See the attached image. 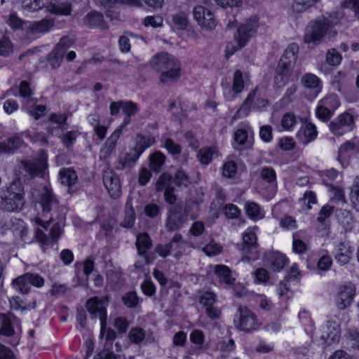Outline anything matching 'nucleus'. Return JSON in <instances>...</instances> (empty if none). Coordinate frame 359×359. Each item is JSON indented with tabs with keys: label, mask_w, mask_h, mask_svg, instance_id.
Listing matches in <instances>:
<instances>
[{
	"label": "nucleus",
	"mask_w": 359,
	"mask_h": 359,
	"mask_svg": "<svg viewBox=\"0 0 359 359\" xmlns=\"http://www.w3.org/2000/svg\"><path fill=\"white\" fill-rule=\"evenodd\" d=\"M151 67L160 73L159 81L165 85L177 82L182 76V65L174 55L166 52L157 53L149 62Z\"/></svg>",
	"instance_id": "nucleus-1"
},
{
	"label": "nucleus",
	"mask_w": 359,
	"mask_h": 359,
	"mask_svg": "<svg viewBox=\"0 0 359 359\" xmlns=\"http://www.w3.org/2000/svg\"><path fill=\"white\" fill-rule=\"evenodd\" d=\"M108 298L107 297L99 298L94 297L89 299L86 302L87 311L93 318L99 317L101 324L100 336L106 334V346H111L112 341L116 338V332L111 328H106L107 323V304Z\"/></svg>",
	"instance_id": "nucleus-2"
},
{
	"label": "nucleus",
	"mask_w": 359,
	"mask_h": 359,
	"mask_svg": "<svg viewBox=\"0 0 359 359\" xmlns=\"http://www.w3.org/2000/svg\"><path fill=\"white\" fill-rule=\"evenodd\" d=\"M299 51L298 46L293 43L285 50L276 67L274 74V83L278 88H282L288 82L293 65L296 62Z\"/></svg>",
	"instance_id": "nucleus-3"
},
{
	"label": "nucleus",
	"mask_w": 359,
	"mask_h": 359,
	"mask_svg": "<svg viewBox=\"0 0 359 359\" xmlns=\"http://www.w3.org/2000/svg\"><path fill=\"white\" fill-rule=\"evenodd\" d=\"M259 27V18L253 16L245 22L242 23L237 29V34H235V39L237 45L230 42L226 47V55L227 57L232 55L235 52L245 46L250 38L257 32Z\"/></svg>",
	"instance_id": "nucleus-4"
},
{
	"label": "nucleus",
	"mask_w": 359,
	"mask_h": 359,
	"mask_svg": "<svg viewBox=\"0 0 359 359\" xmlns=\"http://www.w3.org/2000/svg\"><path fill=\"white\" fill-rule=\"evenodd\" d=\"M24 187L20 180L13 181L8 187L1 203L6 212H19L25 205Z\"/></svg>",
	"instance_id": "nucleus-5"
},
{
	"label": "nucleus",
	"mask_w": 359,
	"mask_h": 359,
	"mask_svg": "<svg viewBox=\"0 0 359 359\" xmlns=\"http://www.w3.org/2000/svg\"><path fill=\"white\" fill-rule=\"evenodd\" d=\"M40 203L43 215L48 218V222L63 219V214L60 213L62 211V208L59 206L58 200L48 187H44L43 189Z\"/></svg>",
	"instance_id": "nucleus-6"
},
{
	"label": "nucleus",
	"mask_w": 359,
	"mask_h": 359,
	"mask_svg": "<svg viewBox=\"0 0 359 359\" xmlns=\"http://www.w3.org/2000/svg\"><path fill=\"white\" fill-rule=\"evenodd\" d=\"M233 322L236 329L245 332L256 330L260 326V323L254 312L243 306L238 307Z\"/></svg>",
	"instance_id": "nucleus-7"
},
{
	"label": "nucleus",
	"mask_w": 359,
	"mask_h": 359,
	"mask_svg": "<svg viewBox=\"0 0 359 359\" xmlns=\"http://www.w3.org/2000/svg\"><path fill=\"white\" fill-rule=\"evenodd\" d=\"M249 81L247 74H243L240 69L236 70L233 74L231 83H222L223 95L226 100L232 101L236 99L244 90Z\"/></svg>",
	"instance_id": "nucleus-8"
},
{
	"label": "nucleus",
	"mask_w": 359,
	"mask_h": 359,
	"mask_svg": "<svg viewBox=\"0 0 359 359\" xmlns=\"http://www.w3.org/2000/svg\"><path fill=\"white\" fill-rule=\"evenodd\" d=\"M257 226L248 228L243 236V245L241 248V253L248 261H255L259 257V245L256 231Z\"/></svg>",
	"instance_id": "nucleus-9"
},
{
	"label": "nucleus",
	"mask_w": 359,
	"mask_h": 359,
	"mask_svg": "<svg viewBox=\"0 0 359 359\" xmlns=\"http://www.w3.org/2000/svg\"><path fill=\"white\" fill-rule=\"evenodd\" d=\"M329 28L325 19L318 18L311 21L306 27L304 41L306 43L318 44L325 36Z\"/></svg>",
	"instance_id": "nucleus-10"
},
{
	"label": "nucleus",
	"mask_w": 359,
	"mask_h": 359,
	"mask_svg": "<svg viewBox=\"0 0 359 359\" xmlns=\"http://www.w3.org/2000/svg\"><path fill=\"white\" fill-rule=\"evenodd\" d=\"M339 105V97L336 94H329L319 101L316 109V116L323 121H327Z\"/></svg>",
	"instance_id": "nucleus-11"
},
{
	"label": "nucleus",
	"mask_w": 359,
	"mask_h": 359,
	"mask_svg": "<svg viewBox=\"0 0 359 359\" xmlns=\"http://www.w3.org/2000/svg\"><path fill=\"white\" fill-rule=\"evenodd\" d=\"M47 152L45 150H40L37 157L32 159L22 160L21 168L30 177L39 175L47 168Z\"/></svg>",
	"instance_id": "nucleus-12"
},
{
	"label": "nucleus",
	"mask_w": 359,
	"mask_h": 359,
	"mask_svg": "<svg viewBox=\"0 0 359 359\" xmlns=\"http://www.w3.org/2000/svg\"><path fill=\"white\" fill-rule=\"evenodd\" d=\"M61 228L59 222L54 224L50 229L49 236L41 229H37L35 231V238L39 243L40 247L44 253H47L50 249L57 243V240L61 234Z\"/></svg>",
	"instance_id": "nucleus-13"
},
{
	"label": "nucleus",
	"mask_w": 359,
	"mask_h": 359,
	"mask_svg": "<svg viewBox=\"0 0 359 359\" xmlns=\"http://www.w3.org/2000/svg\"><path fill=\"white\" fill-rule=\"evenodd\" d=\"M73 43L74 41L68 36L60 39L48 55V62L53 69L58 68L61 65L66 51Z\"/></svg>",
	"instance_id": "nucleus-14"
},
{
	"label": "nucleus",
	"mask_w": 359,
	"mask_h": 359,
	"mask_svg": "<svg viewBox=\"0 0 359 359\" xmlns=\"http://www.w3.org/2000/svg\"><path fill=\"white\" fill-rule=\"evenodd\" d=\"M354 126L353 116L348 112H344L334 118L329 125L332 134L341 136L350 131Z\"/></svg>",
	"instance_id": "nucleus-15"
},
{
	"label": "nucleus",
	"mask_w": 359,
	"mask_h": 359,
	"mask_svg": "<svg viewBox=\"0 0 359 359\" xmlns=\"http://www.w3.org/2000/svg\"><path fill=\"white\" fill-rule=\"evenodd\" d=\"M217 300L215 293L210 291L202 292L198 296V302L205 311L206 315L211 320H217L221 316L220 309L215 306Z\"/></svg>",
	"instance_id": "nucleus-16"
},
{
	"label": "nucleus",
	"mask_w": 359,
	"mask_h": 359,
	"mask_svg": "<svg viewBox=\"0 0 359 359\" xmlns=\"http://www.w3.org/2000/svg\"><path fill=\"white\" fill-rule=\"evenodd\" d=\"M166 220L165 228L168 231H175L181 229L187 221V214L180 205L172 207Z\"/></svg>",
	"instance_id": "nucleus-17"
},
{
	"label": "nucleus",
	"mask_w": 359,
	"mask_h": 359,
	"mask_svg": "<svg viewBox=\"0 0 359 359\" xmlns=\"http://www.w3.org/2000/svg\"><path fill=\"white\" fill-rule=\"evenodd\" d=\"M102 180L109 194L113 198H118L121 195V185L118 175L111 170H104Z\"/></svg>",
	"instance_id": "nucleus-18"
},
{
	"label": "nucleus",
	"mask_w": 359,
	"mask_h": 359,
	"mask_svg": "<svg viewBox=\"0 0 359 359\" xmlns=\"http://www.w3.org/2000/svg\"><path fill=\"white\" fill-rule=\"evenodd\" d=\"M193 15L198 24L207 29L212 30L217 25L213 13L203 6H196Z\"/></svg>",
	"instance_id": "nucleus-19"
},
{
	"label": "nucleus",
	"mask_w": 359,
	"mask_h": 359,
	"mask_svg": "<svg viewBox=\"0 0 359 359\" xmlns=\"http://www.w3.org/2000/svg\"><path fill=\"white\" fill-rule=\"evenodd\" d=\"M355 294V287L351 283H346L341 285L338 292L336 305L338 309L343 310L349 306L353 302Z\"/></svg>",
	"instance_id": "nucleus-20"
},
{
	"label": "nucleus",
	"mask_w": 359,
	"mask_h": 359,
	"mask_svg": "<svg viewBox=\"0 0 359 359\" xmlns=\"http://www.w3.org/2000/svg\"><path fill=\"white\" fill-rule=\"evenodd\" d=\"M135 246L139 255L144 257L146 264H150L151 259L148 255L152 247V241L146 232L138 233L136 237Z\"/></svg>",
	"instance_id": "nucleus-21"
},
{
	"label": "nucleus",
	"mask_w": 359,
	"mask_h": 359,
	"mask_svg": "<svg viewBox=\"0 0 359 359\" xmlns=\"http://www.w3.org/2000/svg\"><path fill=\"white\" fill-rule=\"evenodd\" d=\"M318 135V131L314 124L311 122H306L303 124L296 134V137L299 142L306 145L316 140Z\"/></svg>",
	"instance_id": "nucleus-22"
},
{
	"label": "nucleus",
	"mask_w": 359,
	"mask_h": 359,
	"mask_svg": "<svg viewBox=\"0 0 359 359\" xmlns=\"http://www.w3.org/2000/svg\"><path fill=\"white\" fill-rule=\"evenodd\" d=\"M353 252L354 248L349 243L341 242L337 245L334 251V257L340 265H345L350 262Z\"/></svg>",
	"instance_id": "nucleus-23"
},
{
	"label": "nucleus",
	"mask_w": 359,
	"mask_h": 359,
	"mask_svg": "<svg viewBox=\"0 0 359 359\" xmlns=\"http://www.w3.org/2000/svg\"><path fill=\"white\" fill-rule=\"evenodd\" d=\"M83 23L90 29L99 28L103 30L108 29V25L104 19L103 15L95 11H90L85 15Z\"/></svg>",
	"instance_id": "nucleus-24"
},
{
	"label": "nucleus",
	"mask_w": 359,
	"mask_h": 359,
	"mask_svg": "<svg viewBox=\"0 0 359 359\" xmlns=\"http://www.w3.org/2000/svg\"><path fill=\"white\" fill-rule=\"evenodd\" d=\"M190 341L195 346L190 348L188 353L190 355H198L204 351L205 335L200 330H194L189 335Z\"/></svg>",
	"instance_id": "nucleus-25"
},
{
	"label": "nucleus",
	"mask_w": 359,
	"mask_h": 359,
	"mask_svg": "<svg viewBox=\"0 0 359 359\" xmlns=\"http://www.w3.org/2000/svg\"><path fill=\"white\" fill-rule=\"evenodd\" d=\"M321 338L328 345L338 341L340 338L339 326L335 323H328L324 328Z\"/></svg>",
	"instance_id": "nucleus-26"
},
{
	"label": "nucleus",
	"mask_w": 359,
	"mask_h": 359,
	"mask_svg": "<svg viewBox=\"0 0 359 359\" xmlns=\"http://www.w3.org/2000/svg\"><path fill=\"white\" fill-rule=\"evenodd\" d=\"M54 26V22L50 19H43L40 21L31 23L27 27V33L32 35L44 34Z\"/></svg>",
	"instance_id": "nucleus-27"
},
{
	"label": "nucleus",
	"mask_w": 359,
	"mask_h": 359,
	"mask_svg": "<svg viewBox=\"0 0 359 359\" xmlns=\"http://www.w3.org/2000/svg\"><path fill=\"white\" fill-rule=\"evenodd\" d=\"M349 83L350 79L347 72L341 70L334 73L330 81L332 88L339 92H341L346 88Z\"/></svg>",
	"instance_id": "nucleus-28"
},
{
	"label": "nucleus",
	"mask_w": 359,
	"mask_h": 359,
	"mask_svg": "<svg viewBox=\"0 0 359 359\" xmlns=\"http://www.w3.org/2000/svg\"><path fill=\"white\" fill-rule=\"evenodd\" d=\"M22 137V135H15L0 142V154L10 153L21 147L24 144Z\"/></svg>",
	"instance_id": "nucleus-29"
},
{
	"label": "nucleus",
	"mask_w": 359,
	"mask_h": 359,
	"mask_svg": "<svg viewBox=\"0 0 359 359\" xmlns=\"http://www.w3.org/2000/svg\"><path fill=\"white\" fill-rule=\"evenodd\" d=\"M121 135V129H116L107 140L104 147L101 149V154L104 158L109 157L114 151L116 142L119 139Z\"/></svg>",
	"instance_id": "nucleus-30"
},
{
	"label": "nucleus",
	"mask_w": 359,
	"mask_h": 359,
	"mask_svg": "<svg viewBox=\"0 0 359 359\" xmlns=\"http://www.w3.org/2000/svg\"><path fill=\"white\" fill-rule=\"evenodd\" d=\"M140 156L135 151L133 153H126L121 155L116 163V169L124 170L131 168Z\"/></svg>",
	"instance_id": "nucleus-31"
},
{
	"label": "nucleus",
	"mask_w": 359,
	"mask_h": 359,
	"mask_svg": "<svg viewBox=\"0 0 359 359\" xmlns=\"http://www.w3.org/2000/svg\"><path fill=\"white\" fill-rule=\"evenodd\" d=\"M135 219L136 214L133 207L132 201L128 198L126 203L124 217L121 222V226L126 229H130L134 226Z\"/></svg>",
	"instance_id": "nucleus-32"
},
{
	"label": "nucleus",
	"mask_w": 359,
	"mask_h": 359,
	"mask_svg": "<svg viewBox=\"0 0 359 359\" xmlns=\"http://www.w3.org/2000/svg\"><path fill=\"white\" fill-rule=\"evenodd\" d=\"M245 211L247 216L254 220L257 221L264 217V211L259 205L254 201H247L245 203Z\"/></svg>",
	"instance_id": "nucleus-33"
},
{
	"label": "nucleus",
	"mask_w": 359,
	"mask_h": 359,
	"mask_svg": "<svg viewBox=\"0 0 359 359\" xmlns=\"http://www.w3.org/2000/svg\"><path fill=\"white\" fill-rule=\"evenodd\" d=\"M19 95L22 99V106L35 102L36 98L33 97L34 88L27 81H22L19 85Z\"/></svg>",
	"instance_id": "nucleus-34"
},
{
	"label": "nucleus",
	"mask_w": 359,
	"mask_h": 359,
	"mask_svg": "<svg viewBox=\"0 0 359 359\" xmlns=\"http://www.w3.org/2000/svg\"><path fill=\"white\" fill-rule=\"evenodd\" d=\"M268 260L271 269L274 271H280L288 263V259L283 254L279 252H272L269 255Z\"/></svg>",
	"instance_id": "nucleus-35"
},
{
	"label": "nucleus",
	"mask_w": 359,
	"mask_h": 359,
	"mask_svg": "<svg viewBox=\"0 0 359 359\" xmlns=\"http://www.w3.org/2000/svg\"><path fill=\"white\" fill-rule=\"evenodd\" d=\"M37 99L35 102H32L30 104H27L22 106V108L30 116H33L35 120H39L43 117L46 111V107L43 104H37Z\"/></svg>",
	"instance_id": "nucleus-36"
},
{
	"label": "nucleus",
	"mask_w": 359,
	"mask_h": 359,
	"mask_svg": "<svg viewBox=\"0 0 359 359\" xmlns=\"http://www.w3.org/2000/svg\"><path fill=\"white\" fill-rule=\"evenodd\" d=\"M302 82L304 87L311 89L315 93H319L322 89V82L315 74L308 73L302 78Z\"/></svg>",
	"instance_id": "nucleus-37"
},
{
	"label": "nucleus",
	"mask_w": 359,
	"mask_h": 359,
	"mask_svg": "<svg viewBox=\"0 0 359 359\" xmlns=\"http://www.w3.org/2000/svg\"><path fill=\"white\" fill-rule=\"evenodd\" d=\"M136 145L134 151H136L140 156L144 151V150L155 143V138L151 135H137Z\"/></svg>",
	"instance_id": "nucleus-38"
},
{
	"label": "nucleus",
	"mask_w": 359,
	"mask_h": 359,
	"mask_svg": "<svg viewBox=\"0 0 359 359\" xmlns=\"http://www.w3.org/2000/svg\"><path fill=\"white\" fill-rule=\"evenodd\" d=\"M215 274L220 282L226 285L233 284L235 279L231 276V271L226 266L217 264L215 266Z\"/></svg>",
	"instance_id": "nucleus-39"
},
{
	"label": "nucleus",
	"mask_w": 359,
	"mask_h": 359,
	"mask_svg": "<svg viewBox=\"0 0 359 359\" xmlns=\"http://www.w3.org/2000/svg\"><path fill=\"white\" fill-rule=\"evenodd\" d=\"M12 285L15 290L22 294H28L31 289L27 273L13 279Z\"/></svg>",
	"instance_id": "nucleus-40"
},
{
	"label": "nucleus",
	"mask_w": 359,
	"mask_h": 359,
	"mask_svg": "<svg viewBox=\"0 0 359 359\" xmlns=\"http://www.w3.org/2000/svg\"><path fill=\"white\" fill-rule=\"evenodd\" d=\"M259 177L271 187H273L277 185L276 173L271 167L264 166L261 168L259 171Z\"/></svg>",
	"instance_id": "nucleus-41"
},
{
	"label": "nucleus",
	"mask_w": 359,
	"mask_h": 359,
	"mask_svg": "<svg viewBox=\"0 0 359 359\" xmlns=\"http://www.w3.org/2000/svg\"><path fill=\"white\" fill-rule=\"evenodd\" d=\"M239 160L234 157H228L222 166V175L225 177L232 178L236 175Z\"/></svg>",
	"instance_id": "nucleus-42"
},
{
	"label": "nucleus",
	"mask_w": 359,
	"mask_h": 359,
	"mask_svg": "<svg viewBox=\"0 0 359 359\" xmlns=\"http://www.w3.org/2000/svg\"><path fill=\"white\" fill-rule=\"evenodd\" d=\"M60 180L62 184L69 187L73 186L77 181L76 172L71 168H63L60 171ZM70 190V188H69ZM70 191H69V192Z\"/></svg>",
	"instance_id": "nucleus-43"
},
{
	"label": "nucleus",
	"mask_w": 359,
	"mask_h": 359,
	"mask_svg": "<svg viewBox=\"0 0 359 359\" xmlns=\"http://www.w3.org/2000/svg\"><path fill=\"white\" fill-rule=\"evenodd\" d=\"M51 0H23L22 8L29 12H35L50 4Z\"/></svg>",
	"instance_id": "nucleus-44"
},
{
	"label": "nucleus",
	"mask_w": 359,
	"mask_h": 359,
	"mask_svg": "<svg viewBox=\"0 0 359 359\" xmlns=\"http://www.w3.org/2000/svg\"><path fill=\"white\" fill-rule=\"evenodd\" d=\"M216 153L217 149L215 147H205L198 151L197 154V158L201 164L207 165L211 163L213 156Z\"/></svg>",
	"instance_id": "nucleus-45"
},
{
	"label": "nucleus",
	"mask_w": 359,
	"mask_h": 359,
	"mask_svg": "<svg viewBox=\"0 0 359 359\" xmlns=\"http://www.w3.org/2000/svg\"><path fill=\"white\" fill-rule=\"evenodd\" d=\"M180 233H175L172 238L170 241L165 245H157L155 248V252L161 257L165 258L170 255H172V248H173V243L180 241Z\"/></svg>",
	"instance_id": "nucleus-46"
},
{
	"label": "nucleus",
	"mask_w": 359,
	"mask_h": 359,
	"mask_svg": "<svg viewBox=\"0 0 359 359\" xmlns=\"http://www.w3.org/2000/svg\"><path fill=\"white\" fill-rule=\"evenodd\" d=\"M256 91L255 90L251 91L246 99L245 100L243 104L237 111L236 116L238 118H243L247 116L250 111L251 104L253 102L255 97Z\"/></svg>",
	"instance_id": "nucleus-47"
},
{
	"label": "nucleus",
	"mask_w": 359,
	"mask_h": 359,
	"mask_svg": "<svg viewBox=\"0 0 359 359\" xmlns=\"http://www.w3.org/2000/svg\"><path fill=\"white\" fill-rule=\"evenodd\" d=\"M297 123V118L292 112H287L284 114L280 120V126L285 130H292Z\"/></svg>",
	"instance_id": "nucleus-48"
},
{
	"label": "nucleus",
	"mask_w": 359,
	"mask_h": 359,
	"mask_svg": "<svg viewBox=\"0 0 359 359\" xmlns=\"http://www.w3.org/2000/svg\"><path fill=\"white\" fill-rule=\"evenodd\" d=\"M336 216L338 222L345 228H348L353 222V216L351 211L345 209H337Z\"/></svg>",
	"instance_id": "nucleus-49"
},
{
	"label": "nucleus",
	"mask_w": 359,
	"mask_h": 359,
	"mask_svg": "<svg viewBox=\"0 0 359 359\" xmlns=\"http://www.w3.org/2000/svg\"><path fill=\"white\" fill-rule=\"evenodd\" d=\"M165 156L161 151H156L150 156V168L154 172H158L165 163Z\"/></svg>",
	"instance_id": "nucleus-50"
},
{
	"label": "nucleus",
	"mask_w": 359,
	"mask_h": 359,
	"mask_svg": "<svg viewBox=\"0 0 359 359\" xmlns=\"http://www.w3.org/2000/svg\"><path fill=\"white\" fill-rule=\"evenodd\" d=\"M123 304L130 309L137 308L140 305L141 301L135 291L126 292L122 297Z\"/></svg>",
	"instance_id": "nucleus-51"
},
{
	"label": "nucleus",
	"mask_w": 359,
	"mask_h": 359,
	"mask_svg": "<svg viewBox=\"0 0 359 359\" xmlns=\"http://www.w3.org/2000/svg\"><path fill=\"white\" fill-rule=\"evenodd\" d=\"M250 132H251V130L249 128H238L234 133V141L241 146L245 144L250 145V143L248 141Z\"/></svg>",
	"instance_id": "nucleus-52"
},
{
	"label": "nucleus",
	"mask_w": 359,
	"mask_h": 359,
	"mask_svg": "<svg viewBox=\"0 0 359 359\" xmlns=\"http://www.w3.org/2000/svg\"><path fill=\"white\" fill-rule=\"evenodd\" d=\"M80 133L78 130H70L62 135L60 138L62 144L67 149H70L73 147Z\"/></svg>",
	"instance_id": "nucleus-53"
},
{
	"label": "nucleus",
	"mask_w": 359,
	"mask_h": 359,
	"mask_svg": "<svg viewBox=\"0 0 359 359\" xmlns=\"http://www.w3.org/2000/svg\"><path fill=\"white\" fill-rule=\"evenodd\" d=\"M22 136L29 139L33 143L39 142L41 145H46L48 144V139L46 134L43 133L36 132L31 133L29 131H25L22 133Z\"/></svg>",
	"instance_id": "nucleus-54"
},
{
	"label": "nucleus",
	"mask_w": 359,
	"mask_h": 359,
	"mask_svg": "<svg viewBox=\"0 0 359 359\" xmlns=\"http://www.w3.org/2000/svg\"><path fill=\"white\" fill-rule=\"evenodd\" d=\"M350 196L354 208L359 211V175L353 180Z\"/></svg>",
	"instance_id": "nucleus-55"
},
{
	"label": "nucleus",
	"mask_w": 359,
	"mask_h": 359,
	"mask_svg": "<svg viewBox=\"0 0 359 359\" xmlns=\"http://www.w3.org/2000/svg\"><path fill=\"white\" fill-rule=\"evenodd\" d=\"M188 243L182 238L180 234V239L178 241L173 243V248H172V255L177 259L180 258L184 254L186 253V247Z\"/></svg>",
	"instance_id": "nucleus-56"
},
{
	"label": "nucleus",
	"mask_w": 359,
	"mask_h": 359,
	"mask_svg": "<svg viewBox=\"0 0 359 359\" xmlns=\"http://www.w3.org/2000/svg\"><path fill=\"white\" fill-rule=\"evenodd\" d=\"M173 24L181 30L187 29L188 25L187 14L185 12H180L172 15Z\"/></svg>",
	"instance_id": "nucleus-57"
},
{
	"label": "nucleus",
	"mask_w": 359,
	"mask_h": 359,
	"mask_svg": "<svg viewBox=\"0 0 359 359\" xmlns=\"http://www.w3.org/2000/svg\"><path fill=\"white\" fill-rule=\"evenodd\" d=\"M130 340L136 344L142 343L145 338V332L141 327H133L128 334Z\"/></svg>",
	"instance_id": "nucleus-58"
},
{
	"label": "nucleus",
	"mask_w": 359,
	"mask_h": 359,
	"mask_svg": "<svg viewBox=\"0 0 359 359\" xmlns=\"http://www.w3.org/2000/svg\"><path fill=\"white\" fill-rule=\"evenodd\" d=\"M325 59L328 65L337 66L341 62L342 57L336 49L331 48L327 52Z\"/></svg>",
	"instance_id": "nucleus-59"
},
{
	"label": "nucleus",
	"mask_w": 359,
	"mask_h": 359,
	"mask_svg": "<svg viewBox=\"0 0 359 359\" xmlns=\"http://www.w3.org/2000/svg\"><path fill=\"white\" fill-rule=\"evenodd\" d=\"M299 318L302 325L304 326L305 331L308 334L312 333L313 330V323L311 317L309 316V313L305 310L301 311L299 313Z\"/></svg>",
	"instance_id": "nucleus-60"
},
{
	"label": "nucleus",
	"mask_w": 359,
	"mask_h": 359,
	"mask_svg": "<svg viewBox=\"0 0 359 359\" xmlns=\"http://www.w3.org/2000/svg\"><path fill=\"white\" fill-rule=\"evenodd\" d=\"M344 13L342 11H337L330 13L328 17H323L327 21L328 28L337 25L344 18Z\"/></svg>",
	"instance_id": "nucleus-61"
},
{
	"label": "nucleus",
	"mask_w": 359,
	"mask_h": 359,
	"mask_svg": "<svg viewBox=\"0 0 359 359\" xmlns=\"http://www.w3.org/2000/svg\"><path fill=\"white\" fill-rule=\"evenodd\" d=\"M174 183L177 187H187L189 183V178L187 173L182 169H179L175 174Z\"/></svg>",
	"instance_id": "nucleus-62"
},
{
	"label": "nucleus",
	"mask_w": 359,
	"mask_h": 359,
	"mask_svg": "<svg viewBox=\"0 0 359 359\" xmlns=\"http://www.w3.org/2000/svg\"><path fill=\"white\" fill-rule=\"evenodd\" d=\"M14 333V327L13 326L11 320L5 316H4L2 320V325L1 327H0V335L11 337L13 335Z\"/></svg>",
	"instance_id": "nucleus-63"
},
{
	"label": "nucleus",
	"mask_w": 359,
	"mask_h": 359,
	"mask_svg": "<svg viewBox=\"0 0 359 359\" xmlns=\"http://www.w3.org/2000/svg\"><path fill=\"white\" fill-rule=\"evenodd\" d=\"M224 214L229 219L238 218L241 216V210L234 204H226L223 209Z\"/></svg>",
	"instance_id": "nucleus-64"
}]
</instances>
